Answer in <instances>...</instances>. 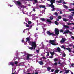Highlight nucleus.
<instances>
[{
  "instance_id": "aec40b11",
  "label": "nucleus",
  "mask_w": 74,
  "mask_h": 74,
  "mask_svg": "<svg viewBox=\"0 0 74 74\" xmlns=\"http://www.w3.org/2000/svg\"><path fill=\"white\" fill-rule=\"evenodd\" d=\"M60 71V70L59 69H56L55 71V73H58Z\"/></svg>"
},
{
  "instance_id": "c85d7f7f",
  "label": "nucleus",
  "mask_w": 74,
  "mask_h": 74,
  "mask_svg": "<svg viewBox=\"0 0 74 74\" xmlns=\"http://www.w3.org/2000/svg\"><path fill=\"white\" fill-rule=\"evenodd\" d=\"M28 23L29 25H30L31 23H32V22L31 21H29L28 22Z\"/></svg>"
},
{
  "instance_id": "603ef678",
  "label": "nucleus",
  "mask_w": 74,
  "mask_h": 74,
  "mask_svg": "<svg viewBox=\"0 0 74 74\" xmlns=\"http://www.w3.org/2000/svg\"><path fill=\"white\" fill-rule=\"evenodd\" d=\"M71 38H72V39H74V37L73 36H72L71 37Z\"/></svg>"
},
{
  "instance_id": "4c0bfd02",
  "label": "nucleus",
  "mask_w": 74,
  "mask_h": 74,
  "mask_svg": "<svg viewBox=\"0 0 74 74\" xmlns=\"http://www.w3.org/2000/svg\"><path fill=\"white\" fill-rule=\"evenodd\" d=\"M32 26H33V25H31L29 27V29H31V28H32Z\"/></svg>"
},
{
  "instance_id": "b1692460",
  "label": "nucleus",
  "mask_w": 74,
  "mask_h": 74,
  "mask_svg": "<svg viewBox=\"0 0 74 74\" xmlns=\"http://www.w3.org/2000/svg\"><path fill=\"white\" fill-rule=\"evenodd\" d=\"M61 47V48H63V49H64L65 50H66V47H64V45L62 46Z\"/></svg>"
},
{
  "instance_id": "2f4dec72",
  "label": "nucleus",
  "mask_w": 74,
  "mask_h": 74,
  "mask_svg": "<svg viewBox=\"0 0 74 74\" xmlns=\"http://www.w3.org/2000/svg\"><path fill=\"white\" fill-rule=\"evenodd\" d=\"M58 64V63L55 62L54 64H53V65H54L55 66H56Z\"/></svg>"
},
{
  "instance_id": "49530a36",
  "label": "nucleus",
  "mask_w": 74,
  "mask_h": 74,
  "mask_svg": "<svg viewBox=\"0 0 74 74\" xmlns=\"http://www.w3.org/2000/svg\"><path fill=\"white\" fill-rule=\"evenodd\" d=\"M63 56H64V57H65V56H66V54H65V53H64Z\"/></svg>"
},
{
  "instance_id": "e2e57ef3",
  "label": "nucleus",
  "mask_w": 74,
  "mask_h": 74,
  "mask_svg": "<svg viewBox=\"0 0 74 74\" xmlns=\"http://www.w3.org/2000/svg\"><path fill=\"white\" fill-rule=\"evenodd\" d=\"M71 13H72V14H74V12H71Z\"/></svg>"
},
{
  "instance_id": "72a5a7b5",
  "label": "nucleus",
  "mask_w": 74,
  "mask_h": 74,
  "mask_svg": "<svg viewBox=\"0 0 74 74\" xmlns=\"http://www.w3.org/2000/svg\"><path fill=\"white\" fill-rule=\"evenodd\" d=\"M54 14H55V15H56V16H58V13H57L56 12H55L54 13Z\"/></svg>"
},
{
  "instance_id": "a878e982",
  "label": "nucleus",
  "mask_w": 74,
  "mask_h": 74,
  "mask_svg": "<svg viewBox=\"0 0 74 74\" xmlns=\"http://www.w3.org/2000/svg\"><path fill=\"white\" fill-rule=\"evenodd\" d=\"M55 23L56 24V25H59V24L58 23V22H57L56 21H55Z\"/></svg>"
},
{
  "instance_id": "69168bd1",
  "label": "nucleus",
  "mask_w": 74,
  "mask_h": 74,
  "mask_svg": "<svg viewBox=\"0 0 74 74\" xmlns=\"http://www.w3.org/2000/svg\"><path fill=\"white\" fill-rule=\"evenodd\" d=\"M67 24H68V25H70V23H67Z\"/></svg>"
},
{
  "instance_id": "338daca9",
  "label": "nucleus",
  "mask_w": 74,
  "mask_h": 74,
  "mask_svg": "<svg viewBox=\"0 0 74 74\" xmlns=\"http://www.w3.org/2000/svg\"><path fill=\"white\" fill-rule=\"evenodd\" d=\"M43 33L44 35H45V33L44 32H43Z\"/></svg>"
},
{
  "instance_id": "1a4fd4ad",
  "label": "nucleus",
  "mask_w": 74,
  "mask_h": 74,
  "mask_svg": "<svg viewBox=\"0 0 74 74\" xmlns=\"http://www.w3.org/2000/svg\"><path fill=\"white\" fill-rule=\"evenodd\" d=\"M56 50L57 51H56V52H60V51H61V49H60V48H59V47H58Z\"/></svg>"
},
{
  "instance_id": "4468645a",
  "label": "nucleus",
  "mask_w": 74,
  "mask_h": 74,
  "mask_svg": "<svg viewBox=\"0 0 74 74\" xmlns=\"http://www.w3.org/2000/svg\"><path fill=\"white\" fill-rule=\"evenodd\" d=\"M38 63L41 65L44 64V63H43V62L42 61H39Z\"/></svg>"
},
{
  "instance_id": "09e8293b",
  "label": "nucleus",
  "mask_w": 74,
  "mask_h": 74,
  "mask_svg": "<svg viewBox=\"0 0 74 74\" xmlns=\"http://www.w3.org/2000/svg\"><path fill=\"white\" fill-rule=\"evenodd\" d=\"M51 71H52V72H53V71H54V69H51Z\"/></svg>"
},
{
  "instance_id": "2eb2a0df",
  "label": "nucleus",
  "mask_w": 74,
  "mask_h": 74,
  "mask_svg": "<svg viewBox=\"0 0 74 74\" xmlns=\"http://www.w3.org/2000/svg\"><path fill=\"white\" fill-rule=\"evenodd\" d=\"M26 40L27 41L29 42L30 41V38L29 37H27L26 38Z\"/></svg>"
},
{
  "instance_id": "ea45409f",
  "label": "nucleus",
  "mask_w": 74,
  "mask_h": 74,
  "mask_svg": "<svg viewBox=\"0 0 74 74\" xmlns=\"http://www.w3.org/2000/svg\"><path fill=\"white\" fill-rule=\"evenodd\" d=\"M18 64V62H17V61H16L15 62V64Z\"/></svg>"
},
{
  "instance_id": "4be33fe9",
  "label": "nucleus",
  "mask_w": 74,
  "mask_h": 74,
  "mask_svg": "<svg viewBox=\"0 0 74 74\" xmlns=\"http://www.w3.org/2000/svg\"><path fill=\"white\" fill-rule=\"evenodd\" d=\"M64 8H66V9H68V8H68V7L66 5H64Z\"/></svg>"
},
{
  "instance_id": "79ce46f5",
  "label": "nucleus",
  "mask_w": 74,
  "mask_h": 74,
  "mask_svg": "<svg viewBox=\"0 0 74 74\" xmlns=\"http://www.w3.org/2000/svg\"><path fill=\"white\" fill-rule=\"evenodd\" d=\"M32 10L33 11H34V12H35V11H36V10H35V8H33Z\"/></svg>"
},
{
  "instance_id": "864d4df0",
  "label": "nucleus",
  "mask_w": 74,
  "mask_h": 74,
  "mask_svg": "<svg viewBox=\"0 0 74 74\" xmlns=\"http://www.w3.org/2000/svg\"><path fill=\"white\" fill-rule=\"evenodd\" d=\"M39 50H36V51L37 52V53H39Z\"/></svg>"
},
{
  "instance_id": "e433bc0d",
  "label": "nucleus",
  "mask_w": 74,
  "mask_h": 74,
  "mask_svg": "<svg viewBox=\"0 0 74 74\" xmlns=\"http://www.w3.org/2000/svg\"><path fill=\"white\" fill-rule=\"evenodd\" d=\"M60 33H63V29L60 30Z\"/></svg>"
},
{
  "instance_id": "ddd939ff",
  "label": "nucleus",
  "mask_w": 74,
  "mask_h": 74,
  "mask_svg": "<svg viewBox=\"0 0 74 74\" xmlns=\"http://www.w3.org/2000/svg\"><path fill=\"white\" fill-rule=\"evenodd\" d=\"M68 18L69 19H70V20H73V17H72V16L71 15H69V16Z\"/></svg>"
},
{
  "instance_id": "a211bd4d",
  "label": "nucleus",
  "mask_w": 74,
  "mask_h": 74,
  "mask_svg": "<svg viewBox=\"0 0 74 74\" xmlns=\"http://www.w3.org/2000/svg\"><path fill=\"white\" fill-rule=\"evenodd\" d=\"M34 0L35 3H37L38 2L37 0H28V1H33Z\"/></svg>"
},
{
  "instance_id": "a18cd8bd",
  "label": "nucleus",
  "mask_w": 74,
  "mask_h": 74,
  "mask_svg": "<svg viewBox=\"0 0 74 74\" xmlns=\"http://www.w3.org/2000/svg\"><path fill=\"white\" fill-rule=\"evenodd\" d=\"M58 19H61L62 18V17L60 16H59L58 17Z\"/></svg>"
},
{
  "instance_id": "052dcab7",
  "label": "nucleus",
  "mask_w": 74,
  "mask_h": 74,
  "mask_svg": "<svg viewBox=\"0 0 74 74\" xmlns=\"http://www.w3.org/2000/svg\"><path fill=\"white\" fill-rule=\"evenodd\" d=\"M56 21H59V19H57Z\"/></svg>"
},
{
  "instance_id": "412c9836",
  "label": "nucleus",
  "mask_w": 74,
  "mask_h": 74,
  "mask_svg": "<svg viewBox=\"0 0 74 74\" xmlns=\"http://www.w3.org/2000/svg\"><path fill=\"white\" fill-rule=\"evenodd\" d=\"M63 21H64V22H67V21H69V20L65 18H64L63 19Z\"/></svg>"
},
{
  "instance_id": "39448f33",
  "label": "nucleus",
  "mask_w": 74,
  "mask_h": 74,
  "mask_svg": "<svg viewBox=\"0 0 74 74\" xmlns=\"http://www.w3.org/2000/svg\"><path fill=\"white\" fill-rule=\"evenodd\" d=\"M46 33L49 36H51V35H52V36H55V34L53 33H51L49 31H47Z\"/></svg>"
},
{
  "instance_id": "774afa93",
  "label": "nucleus",
  "mask_w": 74,
  "mask_h": 74,
  "mask_svg": "<svg viewBox=\"0 0 74 74\" xmlns=\"http://www.w3.org/2000/svg\"><path fill=\"white\" fill-rule=\"evenodd\" d=\"M27 74H30V73H28Z\"/></svg>"
},
{
  "instance_id": "bb28decb",
  "label": "nucleus",
  "mask_w": 74,
  "mask_h": 74,
  "mask_svg": "<svg viewBox=\"0 0 74 74\" xmlns=\"http://www.w3.org/2000/svg\"><path fill=\"white\" fill-rule=\"evenodd\" d=\"M40 20L42 21H43V22L45 21V20L44 18H41Z\"/></svg>"
},
{
  "instance_id": "5701e85b",
  "label": "nucleus",
  "mask_w": 74,
  "mask_h": 74,
  "mask_svg": "<svg viewBox=\"0 0 74 74\" xmlns=\"http://www.w3.org/2000/svg\"><path fill=\"white\" fill-rule=\"evenodd\" d=\"M47 69L48 71H49L51 70V68L50 67H48L47 68Z\"/></svg>"
},
{
  "instance_id": "dca6fc26",
  "label": "nucleus",
  "mask_w": 74,
  "mask_h": 74,
  "mask_svg": "<svg viewBox=\"0 0 74 74\" xmlns=\"http://www.w3.org/2000/svg\"><path fill=\"white\" fill-rule=\"evenodd\" d=\"M65 73H66V74H67L68 73H69V71H70V70H65Z\"/></svg>"
},
{
  "instance_id": "58836bf2",
  "label": "nucleus",
  "mask_w": 74,
  "mask_h": 74,
  "mask_svg": "<svg viewBox=\"0 0 74 74\" xmlns=\"http://www.w3.org/2000/svg\"><path fill=\"white\" fill-rule=\"evenodd\" d=\"M69 52H71V49L70 48L68 50Z\"/></svg>"
},
{
  "instance_id": "de8ad7c7",
  "label": "nucleus",
  "mask_w": 74,
  "mask_h": 74,
  "mask_svg": "<svg viewBox=\"0 0 74 74\" xmlns=\"http://www.w3.org/2000/svg\"><path fill=\"white\" fill-rule=\"evenodd\" d=\"M69 47H71V46H73V45H71V44H69Z\"/></svg>"
},
{
  "instance_id": "c756f323",
  "label": "nucleus",
  "mask_w": 74,
  "mask_h": 74,
  "mask_svg": "<svg viewBox=\"0 0 74 74\" xmlns=\"http://www.w3.org/2000/svg\"><path fill=\"white\" fill-rule=\"evenodd\" d=\"M26 27H30V25L26 24Z\"/></svg>"
},
{
  "instance_id": "4d7b16f0",
  "label": "nucleus",
  "mask_w": 74,
  "mask_h": 74,
  "mask_svg": "<svg viewBox=\"0 0 74 74\" xmlns=\"http://www.w3.org/2000/svg\"><path fill=\"white\" fill-rule=\"evenodd\" d=\"M53 58V57H52V56H51L50 57V58H51V59H52V58Z\"/></svg>"
},
{
  "instance_id": "680f3d73",
  "label": "nucleus",
  "mask_w": 74,
  "mask_h": 74,
  "mask_svg": "<svg viewBox=\"0 0 74 74\" xmlns=\"http://www.w3.org/2000/svg\"><path fill=\"white\" fill-rule=\"evenodd\" d=\"M71 74H73V73L72 72H71Z\"/></svg>"
},
{
  "instance_id": "37998d69",
  "label": "nucleus",
  "mask_w": 74,
  "mask_h": 74,
  "mask_svg": "<svg viewBox=\"0 0 74 74\" xmlns=\"http://www.w3.org/2000/svg\"><path fill=\"white\" fill-rule=\"evenodd\" d=\"M74 64L73 63L71 65V66H72V67H74Z\"/></svg>"
},
{
  "instance_id": "20e7f679",
  "label": "nucleus",
  "mask_w": 74,
  "mask_h": 74,
  "mask_svg": "<svg viewBox=\"0 0 74 74\" xmlns=\"http://www.w3.org/2000/svg\"><path fill=\"white\" fill-rule=\"evenodd\" d=\"M55 42V40H50L49 41V42L50 43V44H51L52 45H53L56 46L58 45V43H57V44H56L55 43H54Z\"/></svg>"
},
{
  "instance_id": "473e14b6",
  "label": "nucleus",
  "mask_w": 74,
  "mask_h": 74,
  "mask_svg": "<svg viewBox=\"0 0 74 74\" xmlns=\"http://www.w3.org/2000/svg\"><path fill=\"white\" fill-rule=\"evenodd\" d=\"M46 53H47V54L46 56H49V52H48V51H47L46 52Z\"/></svg>"
},
{
  "instance_id": "cd10ccee",
  "label": "nucleus",
  "mask_w": 74,
  "mask_h": 74,
  "mask_svg": "<svg viewBox=\"0 0 74 74\" xmlns=\"http://www.w3.org/2000/svg\"><path fill=\"white\" fill-rule=\"evenodd\" d=\"M10 65H11L12 66H14V67H15V66L14 64V63L12 62L10 63Z\"/></svg>"
},
{
  "instance_id": "a19ab883",
  "label": "nucleus",
  "mask_w": 74,
  "mask_h": 74,
  "mask_svg": "<svg viewBox=\"0 0 74 74\" xmlns=\"http://www.w3.org/2000/svg\"><path fill=\"white\" fill-rule=\"evenodd\" d=\"M42 58L43 59H46V58L45 57H42Z\"/></svg>"
},
{
  "instance_id": "423d86ee",
  "label": "nucleus",
  "mask_w": 74,
  "mask_h": 74,
  "mask_svg": "<svg viewBox=\"0 0 74 74\" xmlns=\"http://www.w3.org/2000/svg\"><path fill=\"white\" fill-rule=\"evenodd\" d=\"M55 34L56 35H58L59 34V30L58 28H55L54 30Z\"/></svg>"
},
{
  "instance_id": "7ed1b4c3",
  "label": "nucleus",
  "mask_w": 74,
  "mask_h": 74,
  "mask_svg": "<svg viewBox=\"0 0 74 74\" xmlns=\"http://www.w3.org/2000/svg\"><path fill=\"white\" fill-rule=\"evenodd\" d=\"M21 3L19 1H17L16 2V5H18L19 7H21V8H25L26 7L25 6L22 5V6L21 5Z\"/></svg>"
},
{
  "instance_id": "6ab92c4d",
  "label": "nucleus",
  "mask_w": 74,
  "mask_h": 74,
  "mask_svg": "<svg viewBox=\"0 0 74 74\" xmlns=\"http://www.w3.org/2000/svg\"><path fill=\"white\" fill-rule=\"evenodd\" d=\"M50 53L52 56L53 55H55V52L54 51L53 52H50Z\"/></svg>"
},
{
  "instance_id": "f704fd0d",
  "label": "nucleus",
  "mask_w": 74,
  "mask_h": 74,
  "mask_svg": "<svg viewBox=\"0 0 74 74\" xmlns=\"http://www.w3.org/2000/svg\"><path fill=\"white\" fill-rule=\"evenodd\" d=\"M58 60V59L56 58L54 59V62H57V61Z\"/></svg>"
},
{
  "instance_id": "5fc2aeb1",
  "label": "nucleus",
  "mask_w": 74,
  "mask_h": 74,
  "mask_svg": "<svg viewBox=\"0 0 74 74\" xmlns=\"http://www.w3.org/2000/svg\"><path fill=\"white\" fill-rule=\"evenodd\" d=\"M70 48H66V49L67 50H69Z\"/></svg>"
},
{
  "instance_id": "13d9d810",
  "label": "nucleus",
  "mask_w": 74,
  "mask_h": 74,
  "mask_svg": "<svg viewBox=\"0 0 74 74\" xmlns=\"http://www.w3.org/2000/svg\"><path fill=\"white\" fill-rule=\"evenodd\" d=\"M63 73V71H61L60 72V73Z\"/></svg>"
},
{
  "instance_id": "c9c22d12",
  "label": "nucleus",
  "mask_w": 74,
  "mask_h": 74,
  "mask_svg": "<svg viewBox=\"0 0 74 74\" xmlns=\"http://www.w3.org/2000/svg\"><path fill=\"white\" fill-rule=\"evenodd\" d=\"M49 18L51 20H52L53 19V17L50 16Z\"/></svg>"
},
{
  "instance_id": "f3484780",
  "label": "nucleus",
  "mask_w": 74,
  "mask_h": 74,
  "mask_svg": "<svg viewBox=\"0 0 74 74\" xmlns=\"http://www.w3.org/2000/svg\"><path fill=\"white\" fill-rule=\"evenodd\" d=\"M64 27H65V28H66V29H69L70 28V27H69L66 25L64 26Z\"/></svg>"
},
{
  "instance_id": "c03bdc74",
  "label": "nucleus",
  "mask_w": 74,
  "mask_h": 74,
  "mask_svg": "<svg viewBox=\"0 0 74 74\" xmlns=\"http://www.w3.org/2000/svg\"><path fill=\"white\" fill-rule=\"evenodd\" d=\"M62 4H66V3L65 2H63Z\"/></svg>"
},
{
  "instance_id": "3c124183",
  "label": "nucleus",
  "mask_w": 74,
  "mask_h": 74,
  "mask_svg": "<svg viewBox=\"0 0 74 74\" xmlns=\"http://www.w3.org/2000/svg\"><path fill=\"white\" fill-rule=\"evenodd\" d=\"M60 14H62V11H60Z\"/></svg>"
},
{
  "instance_id": "7c9ffc66",
  "label": "nucleus",
  "mask_w": 74,
  "mask_h": 74,
  "mask_svg": "<svg viewBox=\"0 0 74 74\" xmlns=\"http://www.w3.org/2000/svg\"><path fill=\"white\" fill-rule=\"evenodd\" d=\"M47 21L48 22H49L50 23H51V21L50 19L47 20Z\"/></svg>"
},
{
  "instance_id": "f257e3e1",
  "label": "nucleus",
  "mask_w": 74,
  "mask_h": 74,
  "mask_svg": "<svg viewBox=\"0 0 74 74\" xmlns=\"http://www.w3.org/2000/svg\"><path fill=\"white\" fill-rule=\"evenodd\" d=\"M29 44L30 45H31L32 47H29V49H30V50H33L35 51L36 49V42L34 41H30L29 42Z\"/></svg>"
},
{
  "instance_id": "bf43d9fd",
  "label": "nucleus",
  "mask_w": 74,
  "mask_h": 74,
  "mask_svg": "<svg viewBox=\"0 0 74 74\" xmlns=\"http://www.w3.org/2000/svg\"><path fill=\"white\" fill-rule=\"evenodd\" d=\"M22 42H24V40H22Z\"/></svg>"
},
{
  "instance_id": "393cba45",
  "label": "nucleus",
  "mask_w": 74,
  "mask_h": 74,
  "mask_svg": "<svg viewBox=\"0 0 74 74\" xmlns=\"http://www.w3.org/2000/svg\"><path fill=\"white\" fill-rule=\"evenodd\" d=\"M40 8H45V6L40 5L39 6Z\"/></svg>"
},
{
  "instance_id": "9d476101",
  "label": "nucleus",
  "mask_w": 74,
  "mask_h": 74,
  "mask_svg": "<svg viewBox=\"0 0 74 74\" xmlns=\"http://www.w3.org/2000/svg\"><path fill=\"white\" fill-rule=\"evenodd\" d=\"M49 1L52 4V5H53L54 3H55V0H51L50 1Z\"/></svg>"
},
{
  "instance_id": "9b49d317",
  "label": "nucleus",
  "mask_w": 74,
  "mask_h": 74,
  "mask_svg": "<svg viewBox=\"0 0 74 74\" xmlns=\"http://www.w3.org/2000/svg\"><path fill=\"white\" fill-rule=\"evenodd\" d=\"M64 1V0H60L59 1H56V2L58 3H63Z\"/></svg>"
},
{
  "instance_id": "f03ea898",
  "label": "nucleus",
  "mask_w": 74,
  "mask_h": 74,
  "mask_svg": "<svg viewBox=\"0 0 74 74\" xmlns=\"http://www.w3.org/2000/svg\"><path fill=\"white\" fill-rule=\"evenodd\" d=\"M47 6L48 7H50L52 8V9L51 10V11H55V6L54 5H52V3H51V4H47Z\"/></svg>"
},
{
  "instance_id": "6e6552de",
  "label": "nucleus",
  "mask_w": 74,
  "mask_h": 74,
  "mask_svg": "<svg viewBox=\"0 0 74 74\" xmlns=\"http://www.w3.org/2000/svg\"><path fill=\"white\" fill-rule=\"evenodd\" d=\"M32 55L30 54H28L27 55L26 57V60H30V56H31Z\"/></svg>"
},
{
  "instance_id": "0eeeda50",
  "label": "nucleus",
  "mask_w": 74,
  "mask_h": 74,
  "mask_svg": "<svg viewBox=\"0 0 74 74\" xmlns=\"http://www.w3.org/2000/svg\"><path fill=\"white\" fill-rule=\"evenodd\" d=\"M67 33H69L70 34H72V32H70L69 30H67L65 31L63 33V34H67Z\"/></svg>"
},
{
  "instance_id": "8fccbe9b",
  "label": "nucleus",
  "mask_w": 74,
  "mask_h": 74,
  "mask_svg": "<svg viewBox=\"0 0 74 74\" xmlns=\"http://www.w3.org/2000/svg\"><path fill=\"white\" fill-rule=\"evenodd\" d=\"M35 15H36L35 14H33L32 15V17H34V16H35Z\"/></svg>"
},
{
  "instance_id": "6e6d98bb",
  "label": "nucleus",
  "mask_w": 74,
  "mask_h": 74,
  "mask_svg": "<svg viewBox=\"0 0 74 74\" xmlns=\"http://www.w3.org/2000/svg\"><path fill=\"white\" fill-rule=\"evenodd\" d=\"M43 30H44V31H45V30H46V29L43 28Z\"/></svg>"
},
{
  "instance_id": "0e129e2a",
  "label": "nucleus",
  "mask_w": 74,
  "mask_h": 74,
  "mask_svg": "<svg viewBox=\"0 0 74 74\" xmlns=\"http://www.w3.org/2000/svg\"><path fill=\"white\" fill-rule=\"evenodd\" d=\"M35 74H38V72H36Z\"/></svg>"
},
{
  "instance_id": "f8f14e48",
  "label": "nucleus",
  "mask_w": 74,
  "mask_h": 74,
  "mask_svg": "<svg viewBox=\"0 0 74 74\" xmlns=\"http://www.w3.org/2000/svg\"><path fill=\"white\" fill-rule=\"evenodd\" d=\"M66 40V39L65 38H62V39L61 41V42L63 43V42H64V41Z\"/></svg>"
}]
</instances>
